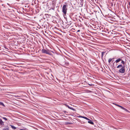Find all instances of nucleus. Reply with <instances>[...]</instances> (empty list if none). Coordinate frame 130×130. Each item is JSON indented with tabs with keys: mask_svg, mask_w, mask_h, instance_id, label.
Instances as JSON below:
<instances>
[{
	"mask_svg": "<svg viewBox=\"0 0 130 130\" xmlns=\"http://www.w3.org/2000/svg\"><path fill=\"white\" fill-rule=\"evenodd\" d=\"M117 68L121 69L119 70V72L121 73H124L125 72V66H123L121 64L118 65Z\"/></svg>",
	"mask_w": 130,
	"mask_h": 130,
	"instance_id": "f257e3e1",
	"label": "nucleus"
},
{
	"mask_svg": "<svg viewBox=\"0 0 130 130\" xmlns=\"http://www.w3.org/2000/svg\"><path fill=\"white\" fill-rule=\"evenodd\" d=\"M68 6V5L67 4L64 5L63 6L62 12L64 14H66L67 13Z\"/></svg>",
	"mask_w": 130,
	"mask_h": 130,
	"instance_id": "f03ea898",
	"label": "nucleus"
},
{
	"mask_svg": "<svg viewBox=\"0 0 130 130\" xmlns=\"http://www.w3.org/2000/svg\"><path fill=\"white\" fill-rule=\"evenodd\" d=\"M42 52V53H45L51 55L52 54L50 52V51L48 50H46L45 49H43L41 50Z\"/></svg>",
	"mask_w": 130,
	"mask_h": 130,
	"instance_id": "7ed1b4c3",
	"label": "nucleus"
},
{
	"mask_svg": "<svg viewBox=\"0 0 130 130\" xmlns=\"http://www.w3.org/2000/svg\"><path fill=\"white\" fill-rule=\"evenodd\" d=\"M0 124L3 126H4V122L1 119H0Z\"/></svg>",
	"mask_w": 130,
	"mask_h": 130,
	"instance_id": "20e7f679",
	"label": "nucleus"
},
{
	"mask_svg": "<svg viewBox=\"0 0 130 130\" xmlns=\"http://www.w3.org/2000/svg\"><path fill=\"white\" fill-rule=\"evenodd\" d=\"M122 60V59L121 58H119L118 59H117L115 61V62L116 63H117L119 62L120 61Z\"/></svg>",
	"mask_w": 130,
	"mask_h": 130,
	"instance_id": "39448f33",
	"label": "nucleus"
},
{
	"mask_svg": "<svg viewBox=\"0 0 130 130\" xmlns=\"http://www.w3.org/2000/svg\"><path fill=\"white\" fill-rule=\"evenodd\" d=\"M78 117L84 118L88 120H89V119H88V118H87V117H84V116H80L79 117Z\"/></svg>",
	"mask_w": 130,
	"mask_h": 130,
	"instance_id": "423d86ee",
	"label": "nucleus"
},
{
	"mask_svg": "<svg viewBox=\"0 0 130 130\" xmlns=\"http://www.w3.org/2000/svg\"><path fill=\"white\" fill-rule=\"evenodd\" d=\"M89 121L88 122L92 125H94V123L91 121V120H90L89 119V120H88Z\"/></svg>",
	"mask_w": 130,
	"mask_h": 130,
	"instance_id": "0eeeda50",
	"label": "nucleus"
},
{
	"mask_svg": "<svg viewBox=\"0 0 130 130\" xmlns=\"http://www.w3.org/2000/svg\"><path fill=\"white\" fill-rule=\"evenodd\" d=\"M80 2H79L80 3V5H81V6H82L83 5V2H84V0H80Z\"/></svg>",
	"mask_w": 130,
	"mask_h": 130,
	"instance_id": "6e6552de",
	"label": "nucleus"
},
{
	"mask_svg": "<svg viewBox=\"0 0 130 130\" xmlns=\"http://www.w3.org/2000/svg\"><path fill=\"white\" fill-rule=\"evenodd\" d=\"M72 24V22L71 21H70L69 23H67V27H69V26L70 25Z\"/></svg>",
	"mask_w": 130,
	"mask_h": 130,
	"instance_id": "1a4fd4ad",
	"label": "nucleus"
},
{
	"mask_svg": "<svg viewBox=\"0 0 130 130\" xmlns=\"http://www.w3.org/2000/svg\"><path fill=\"white\" fill-rule=\"evenodd\" d=\"M106 51L105 52H102V58H103V56H104L105 53H106Z\"/></svg>",
	"mask_w": 130,
	"mask_h": 130,
	"instance_id": "9d476101",
	"label": "nucleus"
},
{
	"mask_svg": "<svg viewBox=\"0 0 130 130\" xmlns=\"http://www.w3.org/2000/svg\"><path fill=\"white\" fill-rule=\"evenodd\" d=\"M68 108H69L70 109H72V110H74V111H75L76 110L75 109H74L72 107H70L69 106H68Z\"/></svg>",
	"mask_w": 130,
	"mask_h": 130,
	"instance_id": "9b49d317",
	"label": "nucleus"
},
{
	"mask_svg": "<svg viewBox=\"0 0 130 130\" xmlns=\"http://www.w3.org/2000/svg\"><path fill=\"white\" fill-rule=\"evenodd\" d=\"M121 63L122 64H123V66H125V62L124 61H123L122 59V60H121Z\"/></svg>",
	"mask_w": 130,
	"mask_h": 130,
	"instance_id": "f8f14e48",
	"label": "nucleus"
},
{
	"mask_svg": "<svg viewBox=\"0 0 130 130\" xmlns=\"http://www.w3.org/2000/svg\"><path fill=\"white\" fill-rule=\"evenodd\" d=\"M10 126L11 128L13 129H15L16 128L13 125H11Z\"/></svg>",
	"mask_w": 130,
	"mask_h": 130,
	"instance_id": "ddd939ff",
	"label": "nucleus"
},
{
	"mask_svg": "<svg viewBox=\"0 0 130 130\" xmlns=\"http://www.w3.org/2000/svg\"><path fill=\"white\" fill-rule=\"evenodd\" d=\"M0 105H2L3 106L5 107V105H4V104H3V103L2 102H0Z\"/></svg>",
	"mask_w": 130,
	"mask_h": 130,
	"instance_id": "4468645a",
	"label": "nucleus"
},
{
	"mask_svg": "<svg viewBox=\"0 0 130 130\" xmlns=\"http://www.w3.org/2000/svg\"><path fill=\"white\" fill-rule=\"evenodd\" d=\"M124 110H125V111H126V112H129V113H130V112L128 111V110H127L126 109L124 108V109H123Z\"/></svg>",
	"mask_w": 130,
	"mask_h": 130,
	"instance_id": "2eb2a0df",
	"label": "nucleus"
},
{
	"mask_svg": "<svg viewBox=\"0 0 130 130\" xmlns=\"http://www.w3.org/2000/svg\"><path fill=\"white\" fill-rule=\"evenodd\" d=\"M9 128L8 127L7 128H4L3 130H9Z\"/></svg>",
	"mask_w": 130,
	"mask_h": 130,
	"instance_id": "dca6fc26",
	"label": "nucleus"
},
{
	"mask_svg": "<svg viewBox=\"0 0 130 130\" xmlns=\"http://www.w3.org/2000/svg\"><path fill=\"white\" fill-rule=\"evenodd\" d=\"M112 59H111V58L109 59L108 60V62L109 63H110L111 62V61Z\"/></svg>",
	"mask_w": 130,
	"mask_h": 130,
	"instance_id": "f3484780",
	"label": "nucleus"
},
{
	"mask_svg": "<svg viewBox=\"0 0 130 130\" xmlns=\"http://www.w3.org/2000/svg\"><path fill=\"white\" fill-rule=\"evenodd\" d=\"M3 119H4L5 121H7V119L6 117H2Z\"/></svg>",
	"mask_w": 130,
	"mask_h": 130,
	"instance_id": "a211bd4d",
	"label": "nucleus"
},
{
	"mask_svg": "<svg viewBox=\"0 0 130 130\" xmlns=\"http://www.w3.org/2000/svg\"><path fill=\"white\" fill-rule=\"evenodd\" d=\"M122 109H124V108L122 106H120V107Z\"/></svg>",
	"mask_w": 130,
	"mask_h": 130,
	"instance_id": "6ab92c4d",
	"label": "nucleus"
},
{
	"mask_svg": "<svg viewBox=\"0 0 130 130\" xmlns=\"http://www.w3.org/2000/svg\"><path fill=\"white\" fill-rule=\"evenodd\" d=\"M115 104V105H116V106H118V107H120V105H118V104Z\"/></svg>",
	"mask_w": 130,
	"mask_h": 130,
	"instance_id": "aec40b11",
	"label": "nucleus"
},
{
	"mask_svg": "<svg viewBox=\"0 0 130 130\" xmlns=\"http://www.w3.org/2000/svg\"><path fill=\"white\" fill-rule=\"evenodd\" d=\"M26 129H20V130H26Z\"/></svg>",
	"mask_w": 130,
	"mask_h": 130,
	"instance_id": "412c9836",
	"label": "nucleus"
},
{
	"mask_svg": "<svg viewBox=\"0 0 130 130\" xmlns=\"http://www.w3.org/2000/svg\"><path fill=\"white\" fill-rule=\"evenodd\" d=\"M63 112H64V113H66V112H67L66 111H63Z\"/></svg>",
	"mask_w": 130,
	"mask_h": 130,
	"instance_id": "4be33fe9",
	"label": "nucleus"
},
{
	"mask_svg": "<svg viewBox=\"0 0 130 130\" xmlns=\"http://www.w3.org/2000/svg\"><path fill=\"white\" fill-rule=\"evenodd\" d=\"M88 85H90V86H92V84H88Z\"/></svg>",
	"mask_w": 130,
	"mask_h": 130,
	"instance_id": "5701e85b",
	"label": "nucleus"
},
{
	"mask_svg": "<svg viewBox=\"0 0 130 130\" xmlns=\"http://www.w3.org/2000/svg\"><path fill=\"white\" fill-rule=\"evenodd\" d=\"M80 31V30H77V32H79Z\"/></svg>",
	"mask_w": 130,
	"mask_h": 130,
	"instance_id": "b1692460",
	"label": "nucleus"
},
{
	"mask_svg": "<svg viewBox=\"0 0 130 130\" xmlns=\"http://www.w3.org/2000/svg\"><path fill=\"white\" fill-rule=\"evenodd\" d=\"M52 9L54 10V8H52Z\"/></svg>",
	"mask_w": 130,
	"mask_h": 130,
	"instance_id": "393cba45",
	"label": "nucleus"
},
{
	"mask_svg": "<svg viewBox=\"0 0 130 130\" xmlns=\"http://www.w3.org/2000/svg\"><path fill=\"white\" fill-rule=\"evenodd\" d=\"M26 130H27V129H26Z\"/></svg>",
	"mask_w": 130,
	"mask_h": 130,
	"instance_id": "a878e982",
	"label": "nucleus"
},
{
	"mask_svg": "<svg viewBox=\"0 0 130 130\" xmlns=\"http://www.w3.org/2000/svg\"><path fill=\"white\" fill-rule=\"evenodd\" d=\"M107 54V53H106V55Z\"/></svg>",
	"mask_w": 130,
	"mask_h": 130,
	"instance_id": "bb28decb",
	"label": "nucleus"
}]
</instances>
